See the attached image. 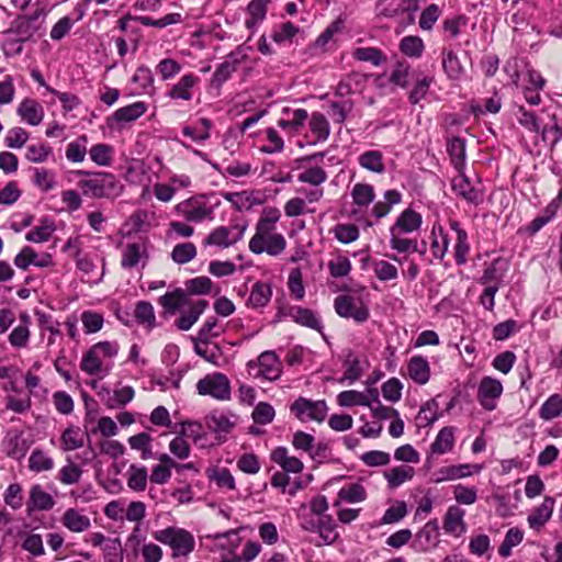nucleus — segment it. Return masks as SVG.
Segmentation results:
<instances>
[{
    "label": "nucleus",
    "mask_w": 562,
    "mask_h": 562,
    "mask_svg": "<svg viewBox=\"0 0 562 562\" xmlns=\"http://www.w3.org/2000/svg\"><path fill=\"white\" fill-rule=\"evenodd\" d=\"M196 256V247L192 243H181L173 247L171 258L179 265L191 261Z\"/></svg>",
    "instance_id": "55"
},
{
    "label": "nucleus",
    "mask_w": 562,
    "mask_h": 562,
    "mask_svg": "<svg viewBox=\"0 0 562 562\" xmlns=\"http://www.w3.org/2000/svg\"><path fill=\"white\" fill-rule=\"evenodd\" d=\"M353 58L359 61L379 66L385 59L383 53L376 47H358L352 52Z\"/></svg>",
    "instance_id": "51"
},
{
    "label": "nucleus",
    "mask_w": 562,
    "mask_h": 562,
    "mask_svg": "<svg viewBox=\"0 0 562 562\" xmlns=\"http://www.w3.org/2000/svg\"><path fill=\"white\" fill-rule=\"evenodd\" d=\"M452 191L460 198L470 203H479L481 201V193L476 190L464 175L454 177L451 181Z\"/></svg>",
    "instance_id": "17"
},
{
    "label": "nucleus",
    "mask_w": 562,
    "mask_h": 562,
    "mask_svg": "<svg viewBox=\"0 0 562 562\" xmlns=\"http://www.w3.org/2000/svg\"><path fill=\"white\" fill-rule=\"evenodd\" d=\"M447 151L453 165L459 168L465 159V140L461 137H452L447 143Z\"/></svg>",
    "instance_id": "49"
},
{
    "label": "nucleus",
    "mask_w": 562,
    "mask_h": 562,
    "mask_svg": "<svg viewBox=\"0 0 562 562\" xmlns=\"http://www.w3.org/2000/svg\"><path fill=\"white\" fill-rule=\"evenodd\" d=\"M135 392L132 386H123L115 390L112 394L109 392L104 404L108 408H117L126 405L134 398Z\"/></svg>",
    "instance_id": "38"
},
{
    "label": "nucleus",
    "mask_w": 562,
    "mask_h": 562,
    "mask_svg": "<svg viewBox=\"0 0 562 562\" xmlns=\"http://www.w3.org/2000/svg\"><path fill=\"white\" fill-rule=\"evenodd\" d=\"M251 416L256 424L267 425L273 420L276 412L269 403L260 402L254 408Z\"/></svg>",
    "instance_id": "62"
},
{
    "label": "nucleus",
    "mask_w": 562,
    "mask_h": 562,
    "mask_svg": "<svg viewBox=\"0 0 562 562\" xmlns=\"http://www.w3.org/2000/svg\"><path fill=\"white\" fill-rule=\"evenodd\" d=\"M271 460L286 473H300L304 468L299 458L289 456L285 447H277L271 452Z\"/></svg>",
    "instance_id": "18"
},
{
    "label": "nucleus",
    "mask_w": 562,
    "mask_h": 562,
    "mask_svg": "<svg viewBox=\"0 0 562 562\" xmlns=\"http://www.w3.org/2000/svg\"><path fill=\"white\" fill-rule=\"evenodd\" d=\"M414 469L412 467H395L384 473V476L391 487H397L405 481L414 476Z\"/></svg>",
    "instance_id": "44"
},
{
    "label": "nucleus",
    "mask_w": 562,
    "mask_h": 562,
    "mask_svg": "<svg viewBox=\"0 0 562 562\" xmlns=\"http://www.w3.org/2000/svg\"><path fill=\"white\" fill-rule=\"evenodd\" d=\"M454 446V428L443 427L439 430L435 441L430 446V450L436 454H443L452 450Z\"/></svg>",
    "instance_id": "29"
},
{
    "label": "nucleus",
    "mask_w": 562,
    "mask_h": 562,
    "mask_svg": "<svg viewBox=\"0 0 562 562\" xmlns=\"http://www.w3.org/2000/svg\"><path fill=\"white\" fill-rule=\"evenodd\" d=\"M336 313L345 318H353L357 323H363L369 318V310L364 305L356 306L353 299L340 295L335 299Z\"/></svg>",
    "instance_id": "9"
},
{
    "label": "nucleus",
    "mask_w": 562,
    "mask_h": 562,
    "mask_svg": "<svg viewBox=\"0 0 562 562\" xmlns=\"http://www.w3.org/2000/svg\"><path fill=\"white\" fill-rule=\"evenodd\" d=\"M86 143V136H81L79 139L69 143L66 149L67 159L72 162L83 161L87 154Z\"/></svg>",
    "instance_id": "60"
},
{
    "label": "nucleus",
    "mask_w": 562,
    "mask_h": 562,
    "mask_svg": "<svg viewBox=\"0 0 562 562\" xmlns=\"http://www.w3.org/2000/svg\"><path fill=\"white\" fill-rule=\"evenodd\" d=\"M359 165L371 172L383 173L385 165L383 161V154L380 150H367L358 157Z\"/></svg>",
    "instance_id": "28"
},
{
    "label": "nucleus",
    "mask_w": 562,
    "mask_h": 562,
    "mask_svg": "<svg viewBox=\"0 0 562 562\" xmlns=\"http://www.w3.org/2000/svg\"><path fill=\"white\" fill-rule=\"evenodd\" d=\"M271 296V286L268 283L258 281L252 285L250 290V294L247 300V305L252 308L263 307L270 302Z\"/></svg>",
    "instance_id": "22"
},
{
    "label": "nucleus",
    "mask_w": 562,
    "mask_h": 562,
    "mask_svg": "<svg viewBox=\"0 0 562 562\" xmlns=\"http://www.w3.org/2000/svg\"><path fill=\"white\" fill-rule=\"evenodd\" d=\"M128 445L132 449L142 452L140 457L143 460L150 459L153 457L151 451V437L147 432H139L128 438Z\"/></svg>",
    "instance_id": "43"
},
{
    "label": "nucleus",
    "mask_w": 562,
    "mask_h": 562,
    "mask_svg": "<svg viewBox=\"0 0 562 562\" xmlns=\"http://www.w3.org/2000/svg\"><path fill=\"white\" fill-rule=\"evenodd\" d=\"M311 132L315 135V142H325L330 133L327 119L319 112H314L310 120Z\"/></svg>",
    "instance_id": "41"
},
{
    "label": "nucleus",
    "mask_w": 562,
    "mask_h": 562,
    "mask_svg": "<svg viewBox=\"0 0 562 562\" xmlns=\"http://www.w3.org/2000/svg\"><path fill=\"white\" fill-rule=\"evenodd\" d=\"M449 225L451 229L454 231L457 234L454 245V259L457 265L462 266L467 262V256L470 251L468 234L457 221H450Z\"/></svg>",
    "instance_id": "21"
},
{
    "label": "nucleus",
    "mask_w": 562,
    "mask_h": 562,
    "mask_svg": "<svg viewBox=\"0 0 562 562\" xmlns=\"http://www.w3.org/2000/svg\"><path fill=\"white\" fill-rule=\"evenodd\" d=\"M327 409L325 401H312L302 396L295 400L290 407L291 413L301 422L316 420L318 423L325 419Z\"/></svg>",
    "instance_id": "7"
},
{
    "label": "nucleus",
    "mask_w": 562,
    "mask_h": 562,
    "mask_svg": "<svg viewBox=\"0 0 562 562\" xmlns=\"http://www.w3.org/2000/svg\"><path fill=\"white\" fill-rule=\"evenodd\" d=\"M383 201H378L372 209V213L376 218L386 216L392 206L398 204L402 200V194L397 190H387L383 194Z\"/></svg>",
    "instance_id": "31"
},
{
    "label": "nucleus",
    "mask_w": 562,
    "mask_h": 562,
    "mask_svg": "<svg viewBox=\"0 0 562 562\" xmlns=\"http://www.w3.org/2000/svg\"><path fill=\"white\" fill-rule=\"evenodd\" d=\"M14 265L21 270H26L31 265L44 268L52 265V256L45 254L41 258H37L35 250L29 246H25L15 256Z\"/></svg>",
    "instance_id": "14"
},
{
    "label": "nucleus",
    "mask_w": 562,
    "mask_h": 562,
    "mask_svg": "<svg viewBox=\"0 0 562 562\" xmlns=\"http://www.w3.org/2000/svg\"><path fill=\"white\" fill-rule=\"evenodd\" d=\"M159 304L170 313H175L180 306L189 304L187 293L183 289H176L159 297Z\"/></svg>",
    "instance_id": "32"
},
{
    "label": "nucleus",
    "mask_w": 562,
    "mask_h": 562,
    "mask_svg": "<svg viewBox=\"0 0 562 562\" xmlns=\"http://www.w3.org/2000/svg\"><path fill=\"white\" fill-rule=\"evenodd\" d=\"M246 229L247 224L218 226L207 235L204 240V245L228 248L243 239Z\"/></svg>",
    "instance_id": "6"
},
{
    "label": "nucleus",
    "mask_w": 562,
    "mask_h": 562,
    "mask_svg": "<svg viewBox=\"0 0 562 562\" xmlns=\"http://www.w3.org/2000/svg\"><path fill=\"white\" fill-rule=\"evenodd\" d=\"M257 367L259 368L256 376H261L269 381H276L281 376L282 362L274 351H263L258 357Z\"/></svg>",
    "instance_id": "10"
},
{
    "label": "nucleus",
    "mask_w": 562,
    "mask_h": 562,
    "mask_svg": "<svg viewBox=\"0 0 562 562\" xmlns=\"http://www.w3.org/2000/svg\"><path fill=\"white\" fill-rule=\"evenodd\" d=\"M146 110L147 105L142 101H137L117 109L111 119L117 123H130L145 114Z\"/></svg>",
    "instance_id": "23"
},
{
    "label": "nucleus",
    "mask_w": 562,
    "mask_h": 562,
    "mask_svg": "<svg viewBox=\"0 0 562 562\" xmlns=\"http://www.w3.org/2000/svg\"><path fill=\"white\" fill-rule=\"evenodd\" d=\"M154 538L157 541L169 546L173 550L172 557L175 559L181 555L187 557L194 549V538L184 529L168 527L156 531L154 533Z\"/></svg>",
    "instance_id": "3"
},
{
    "label": "nucleus",
    "mask_w": 562,
    "mask_h": 562,
    "mask_svg": "<svg viewBox=\"0 0 562 562\" xmlns=\"http://www.w3.org/2000/svg\"><path fill=\"white\" fill-rule=\"evenodd\" d=\"M351 261L346 256H338L328 262V270L333 278H344L351 271Z\"/></svg>",
    "instance_id": "61"
},
{
    "label": "nucleus",
    "mask_w": 562,
    "mask_h": 562,
    "mask_svg": "<svg viewBox=\"0 0 562 562\" xmlns=\"http://www.w3.org/2000/svg\"><path fill=\"white\" fill-rule=\"evenodd\" d=\"M338 497L348 503H358L366 499L367 493L361 484L353 483L341 487Z\"/></svg>",
    "instance_id": "56"
},
{
    "label": "nucleus",
    "mask_w": 562,
    "mask_h": 562,
    "mask_svg": "<svg viewBox=\"0 0 562 562\" xmlns=\"http://www.w3.org/2000/svg\"><path fill=\"white\" fill-rule=\"evenodd\" d=\"M524 539V532L517 527L510 528L502 542V544L498 548V553L507 558L512 553V549L516 546H518Z\"/></svg>",
    "instance_id": "50"
},
{
    "label": "nucleus",
    "mask_w": 562,
    "mask_h": 562,
    "mask_svg": "<svg viewBox=\"0 0 562 562\" xmlns=\"http://www.w3.org/2000/svg\"><path fill=\"white\" fill-rule=\"evenodd\" d=\"M286 240L282 234L276 233V228L256 226V233L249 240V250L256 255L267 252L270 256H279L285 249Z\"/></svg>",
    "instance_id": "2"
},
{
    "label": "nucleus",
    "mask_w": 562,
    "mask_h": 562,
    "mask_svg": "<svg viewBox=\"0 0 562 562\" xmlns=\"http://www.w3.org/2000/svg\"><path fill=\"white\" fill-rule=\"evenodd\" d=\"M422 225V216L412 209H407L401 213L395 224L390 228V233H412L417 231Z\"/></svg>",
    "instance_id": "16"
},
{
    "label": "nucleus",
    "mask_w": 562,
    "mask_h": 562,
    "mask_svg": "<svg viewBox=\"0 0 562 562\" xmlns=\"http://www.w3.org/2000/svg\"><path fill=\"white\" fill-rule=\"evenodd\" d=\"M54 505V498L50 494L45 492L41 485L32 486L29 499L30 510H49Z\"/></svg>",
    "instance_id": "25"
},
{
    "label": "nucleus",
    "mask_w": 562,
    "mask_h": 562,
    "mask_svg": "<svg viewBox=\"0 0 562 562\" xmlns=\"http://www.w3.org/2000/svg\"><path fill=\"white\" fill-rule=\"evenodd\" d=\"M237 69L236 59H227L218 65L211 79L213 87L220 88L226 80H228L233 72Z\"/></svg>",
    "instance_id": "46"
},
{
    "label": "nucleus",
    "mask_w": 562,
    "mask_h": 562,
    "mask_svg": "<svg viewBox=\"0 0 562 562\" xmlns=\"http://www.w3.org/2000/svg\"><path fill=\"white\" fill-rule=\"evenodd\" d=\"M209 303L205 300H199L190 306L188 313L182 314L177 321V327L180 330H189L195 322L199 319L201 314L205 311Z\"/></svg>",
    "instance_id": "27"
},
{
    "label": "nucleus",
    "mask_w": 562,
    "mask_h": 562,
    "mask_svg": "<svg viewBox=\"0 0 562 562\" xmlns=\"http://www.w3.org/2000/svg\"><path fill=\"white\" fill-rule=\"evenodd\" d=\"M61 446L64 451H72L83 447L85 436L79 427L69 426L66 428L60 437Z\"/></svg>",
    "instance_id": "30"
},
{
    "label": "nucleus",
    "mask_w": 562,
    "mask_h": 562,
    "mask_svg": "<svg viewBox=\"0 0 562 562\" xmlns=\"http://www.w3.org/2000/svg\"><path fill=\"white\" fill-rule=\"evenodd\" d=\"M554 508V499L546 496L542 504L538 506L527 518L530 528L539 530L551 518Z\"/></svg>",
    "instance_id": "20"
},
{
    "label": "nucleus",
    "mask_w": 562,
    "mask_h": 562,
    "mask_svg": "<svg viewBox=\"0 0 562 562\" xmlns=\"http://www.w3.org/2000/svg\"><path fill=\"white\" fill-rule=\"evenodd\" d=\"M54 467L52 458L46 456L42 450L35 449L29 458V468L34 472L49 471Z\"/></svg>",
    "instance_id": "53"
},
{
    "label": "nucleus",
    "mask_w": 562,
    "mask_h": 562,
    "mask_svg": "<svg viewBox=\"0 0 562 562\" xmlns=\"http://www.w3.org/2000/svg\"><path fill=\"white\" fill-rule=\"evenodd\" d=\"M473 468L475 472L481 470L480 465L459 464L442 467L432 474V482L441 483L445 481H452L456 479L467 477L471 475L470 469Z\"/></svg>",
    "instance_id": "15"
},
{
    "label": "nucleus",
    "mask_w": 562,
    "mask_h": 562,
    "mask_svg": "<svg viewBox=\"0 0 562 562\" xmlns=\"http://www.w3.org/2000/svg\"><path fill=\"white\" fill-rule=\"evenodd\" d=\"M175 211L184 220L192 223H201L205 220H211L214 212L213 207L200 196L179 202L175 206Z\"/></svg>",
    "instance_id": "5"
},
{
    "label": "nucleus",
    "mask_w": 562,
    "mask_h": 562,
    "mask_svg": "<svg viewBox=\"0 0 562 562\" xmlns=\"http://www.w3.org/2000/svg\"><path fill=\"white\" fill-rule=\"evenodd\" d=\"M200 79L193 74H187L171 87L167 97L172 100L190 101L193 98L192 89L199 83Z\"/></svg>",
    "instance_id": "13"
},
{
    "label": "nucleus",
    "mask_w": 562,
    "mask_h": 562,
    "mask_svg": "<svg viewBox=\"0 0 562 562\" xmlns=\"http://www.w3.org/2000/svg\"><path fill=\"white\" fill-rule=\"evenodd\" d=\"M351 198L359 207H367L375 198L374 189L368 183H356L351 190Z\"/></svg>",
    "instance_id": "34"
},
{
    "label": "nucleus",
    "mask_w": 562,
    "mask_h": 562,
    "mask_svg": "<svg viewBox=\"0 0 562 562\" xmlns=\"http://www.w3.org/2000/svg\"><path fill=\"white\" fill-rule=\"evenodd\" d=\"M55 229L56 227L53 221L43 218L41 221V225L36 226L25 235V239L31 243H44L52 237Z\"/></svg>",
    "instance_id": "35"
},
{
    "label": "nucleus",
    "mask_w": 562,
    "mask_h": 562,
    "mask_svg": "<svg viewBox=\"0 0 562 562\" xmlns=\"http://www.w3.org/2000/svg\"><path fill=\"white\" fill-rule=\"evenodd\" d=\"M103 552L105 562H123V549L119 538L108 539Z\"/></svg>",
    "instance_id": "64"
},
{
    "label": "nucleus",
    "mask_w": 562,
    "mask_h": 562,
    "mask_svg": "<svg viewBox=\"0 0 562 562\" xmlns=\"http://www.w3.org/2000/svg\"><path fill=\"white\" fill-rule=\"evenodd\" d=\"M517 121L518 123L524 126L526 130L539 133L540 132V124L538 116L535 112L528 111L525 106L519 105L517 108Z\"/></svg>",
    "instance_id": "58"
},
{
    "label": "nucleus",
    "mask_w": 562,
    "mask_h": 562,
    "mask_svg": "<svg viewBox=\"0 0 562 562\" xmlns=\"http://www.w3.org/2000/svg\"><path fill=\"white\" fill-rule=\"evenodd\" d=\"M207 427L218 434H227L234 427V423L224 414H211L206 417Z\"/></svg>",
    "instance_id": "59"
},
{
    "label": "nucleus",
    "mask_w": 562,
    "mask_h": 562,
    "mask_svg": "<svg viewBox=\"0 0 562 562\" xmlns=\"http://www.w3.org/2000/svg\"><path fill=\"white\" fill-rule=\"evenodd\" d=\"M442 68L450 80H460L465 75V69L452 50L442 54Z\"/></svg>",
    "instance_id": "26"
},
{
    "label": "nucleus",
    "mask_w": 562,
    "mask_h": 562,
    "mask_svg": "<svg viewBox=\"0 0 562 562\" xmlns=\"http://www.w3.org/2000/svg\"><path fill=\"white\" fill-rule=\"evenodd\" d=\"M317 533L323 540V544H331L337 538L338 533L335 530V524L330 516H321Z\"/></svg>",
    "instance_id": "52"
},
{
    "label": "nucleus",
    "mask_w": 562,
    "mask_h": 562,
    "mask_svg": "<svg viewBox=\"0 0 562 562\" xmlns=\"http://www.w3.org/2000/svg\"><path fill=\"white\" fill-rule=\"evenodd\" d=\"M327 172L318 166L305 167L297 175V180L302 183H308L311 186L318 187L327 180Z\"/></svg>",
    "instance_id": "36"
},
{
    "label": "nucleus",
    "mask_w": 562,
    "mask_h": 562,
    "mask_svg": "<svg viewBox=\"0 0 562 562\" xmlns=\"http://www.w3.org/2000/svg\"><path fill=\"white\" fill-rule=\"evenodd\" d=\"M111 154L112 147L106 144L93 145L89 150L91 160L99 166H109L111 164Z\"/></svg>",
    "instance_id": "63"
},
{
    "label": "nucleus",
    "mask_w": 562,
    "mask_h": 562,
    "mask_svg": "<svg viewBox=\"0 0 562 562\" xmlns=\"http://www.w3.org/2000/svg\"><path fill=\"white\" fill-rule=\"evenodd\" d=\"M77 175L88 177V179H83L78 182L82 193L87 196L94 199H111L119 196L123 190V186L112 173L79 170L77 171Z\"/></svg>",
    "instance_id": "1"
},
{
    "label": "nucleus",
    "mask_w": 562,
    "mask_h": 562,
    "mask_svg": "<svg viewBox=\"0 0 562 562\" xmlns=\"http://www.w3.org/2000/svg\"><path fill=\"white\" fill-rule=\"evenodd\" d=\"M407 371L409 378L419 385H424L429 381L430 367L427 359L422 356H414L409 359Z\"/></svg>",
    "instance_id": "19"
},
{
    "label": "nucleus",
    "mask_w": 562,
    "mask_h": 562,
    "mask_svg": "<svg viewBox=\"0 0 562 562\" xmlns=\"http://www.w3.org/2000/svg\"><path fill=\"white\" fill-rule=\"evenodd\" d=\"M196 391L200 395H209L213 398L225 401L231 396V383L225 374L216 372L199 380Z\"/></svg>",
    "instance_id": "4"
},
{
    "label": "nucleus",
    "mask_w": 562,
    "mask_h": 562,
    "mask_svg": "<svg viewBox=\"0 0 562 562\" xmlns=\"http://www.w3.org/2000/svg\"><path fill=\"white\" fill-rule=\"evenodd\" d=\"M61 522L72 532H82L89 529L91 525L89 517L81 515L75 508H69L64 513Z\"/></svg>",
    "instance_id": "24"
},
{
    "label": "nucleus",
    "mask_w": 562,
    "mask_h": 562,
    "mask_svg": "<svg viewBox=\"0 0 562 562\" xmlns=\"http://www.w3.org/2000/svg\"><path fill=\"white\" fill-rule=\"evenodd\" d=\"M553 124L551 126H544L540 130L541 138L544 143H548L552 148L562 139V125L557 122V116L553 114L551 116Z\"/></svg>",
    "instance_id": "57"
},
{
    "label": "nucleus",
    "mask_w": 562,
    "mask_h": 562,
    "mask_svg": "<svg viewBox=\"0 0 562 562\" xmlns=\"http://www.w3.org/2000/svg\"><path fill=\"white\" fill-rule=\"evenodd\" d=\"M291 315L294 322L302 326H306L316 330L322 329V322L316 316V314L310 308L295 307L292 310Z\"/></svg>",
    "instance_id": "39"
},
{
    "label": "nucleus",
    "mask_w": 562,
    "mask_h": 562,
    "mask_svg": "<svg viewBox=\"0 0 562 562\" xmlns=\"http://www.w3.org/2000/svg\"><path fill=\"white\" fill-rule=\"evenodd\" d=\"M400 49L408 57L418 58L422 56L425 45L419 36L409 35L401 40Z\"/></svg>",
    "instance_id": "45"
},
{
    "label": "nucleus",
    "mask_w": 562,
    "mask_h": 562,
    "mask_svg": "<svg viewBox=\"0 0 562 562\" xmlns=\"http://www.w3.org/2000/svg\"><path fill=\"white\" fill-rule=\"evenodd\" d=\"M463 515L464 512L461 508L457 506L449 507L443 521L445 530L447 532H457L458 529L464 530Z\"/></svg>",
    "instance_id": "48"
},
{
    "label": "nucleus",
    "mask_w": 562,
    "mask_h": 562,
    "mask_svg": "<svg viewBox=\"0 0 562 562\" xmlns=\"http://www.w3.org/2000/svg\"><path fill=\"white\" fill-rule=\"evenodd\" d=\"M338 404L344 407L353 405L370 406V398L362 392L349 390L342 391L337 396Z\"/></svg>",
    "instance_id": "47"
},
{
    "label": "nucleus",
    "mask_w": 562,
    "mask_h": 562,
    "mask_svg": "<svg viewBox=\"0 0 562 562\" xmlns=\"http://www.w3.org/2000/svg\"><path fill=\"white\" fill-rule=\"evenodd\" d=\"M186 293L195 294V295H204L209 294L212 290L213 282L207 277H196L186 281Z\"/></svg>",
    "instance_id": "54"
},
{
    "label": "nucleus",
    "mask_w": 562,
    "mask_h": 562,
    "mask_svg": "<svg viewBox=\"0 0 562 562\" xmlns=\"http://www.w3.org/2000/svg\"><path fill=\"white\" fill-rule=\"evenodd\" d=\"M503 393L502 383L491 376H484L477 389V400L480 404L487 411H493L496 407V400Z\"/></svg>",
    "instance_id": "8"
},
{
    "label": "nucleus",
    "mask_w": 562,
    "mask_h": 562,
    "mask_svg": "<svg viewBox=\"0 0 562 562\" xmlns=\"http://www.w3.org/2000/svg\"><path fill=\"white\" fill-rule=\"evenodd\" d=\"M16 113L22 121L32 126L40 125L44 119L43 106L36 100L30 98L20 102Z\"/></svg>",
    "instance_id": "11"
},
{
    "label": "nucleus",
    "mask_w": 562,
    "mask_h": 562,
    "mask_svg": "<svg viewBox=\"0 0 562 562\" xmlns=\"http://www.w3.org/2000/svg\"><path fill=\"white\" fill-rule=\"evenodd\" d=\"M4 41L2 42L3 54L7 57L20 55L23 52V44L25 41L11 29L4 32Z\"/></svg>",
    "instance_id": "40"
},
{
    "label": "nucleus",
    "mask_w": 562,
    "mask_h": 562,
    "mask_svg": "<svg viewBox=\"0 0 562 562\" xmlns=\"http://www.w3.org/2000/svg\"><path fill=\"white\" fill-rule=\"evenodd\" d=\"M562 414V396L553 394L547 398L539 409V416L543 420H551Z\"/></svg>",
    "instance_id": "42"
},
{
    "label": "nucleus",
    "mask_w": 562,
    "mask_h": 562,
    "mask_svg": "<svg viewBox=\"0 0 562 562\" xmlns=\"http://www.w3.org/2000/svg\"><path fill=\"white\" fill-rule=\"evenodd\" d=\"M134 316L138 324L144 325L148 329H151L156 326L154 306L147 301H139L136 304Z\"/></svg>",
    "instance_id": "37"
},
{
    "label": "nucleus",
    "mask_w": 562,
    "mask_h": 562,
    "mask_svg": "<svg viewBox=\"0 0 562 562\" xmlns=\"http://www.w3.org/2000/svg\"><path fill=\"white\" fill-rule=\"evenodd\" d=\"M147 469L131 464L127 470V486L134 492H143L147 486Z\"/></svg>",
    "instance_id": "33"
},
{
    "label": "nucleus",
    "mask_w": 562,
    "mask_h": 562,
    "mask_svg": "<svg viewBox=\"0 0 562 562\" xmlns=\"http://www.w3.org/2000/svg\"><path fill=\"white\" fill-rule=\"evenodd\" d=\"M438 525L435 520L428 521L417 533L414 547L417 551L426 552L438 543Z\"/></svg>",
    "instance_id": "12"
}]
</instances>
